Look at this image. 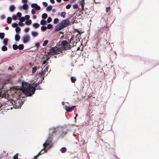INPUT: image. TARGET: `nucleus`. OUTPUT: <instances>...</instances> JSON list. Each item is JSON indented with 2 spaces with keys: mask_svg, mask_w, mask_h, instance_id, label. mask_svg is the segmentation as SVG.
I'll list each match as a JSON object with an SVG mask.
<instances>
[{
  "mask_svg": "<svg viewBox=\"0 0 159 159\" xmlns=\"http://www.w3.org/2000/svg\"><path fill=\"white\" fill-rule=\"evenodd\" d=\"M56 1L58 2H61V0H56Z\"/></svg>",
  "mask_w": 159,
  "mask_h": 159,
  "instance_id": "64",
  "label": "nucleus"
},
{
  "mask_svg": "<svg viewBox=\"0 0 159 159\" xmlns=\"http://www.w3.org/2000/svg\"><path fill=\"white\" fill-rule=\"evenodd\" d=\"M52 20V19L51 17H48L47 19V21L48 23H50Z\"/></svg>",
  "mask_w": 159,
  "mask_h": 159,
  "instance_id": "40",
  "label": "nucleus"
},
{
  "mask_svg": "<svg viewBox=\"0 0 159 159\" xmlns=\"http://www.w3.org/2000/svg\"><path fill=\"white\" fill-rule=\"evenodd\" d=\"M32 34L33 36L35 37L37 36L38 35V34L37 32L33 31L32 32Z\"/></svg>",
  "mask_w": 159,
  "mask_h": 159,
  "instance_id": "23",
  "label": "nucleus"
},
{
  "mask_svg": "<svg viewBox=\"0 0 159 159\" xmlns=\"http://www.w3.org/2000/svg\"><path fill=\"white\" fill-rule=\"evenodd\" d=\"M78 6L77 4H75L73 6V7L74 9H77L78 8Z\"/></svg>",
  "mask_w": 159,
  "mask_h": 159,
  "instance_id": "49",
  "label": "nucleus"
},
{
  "mask_svg": "<svg viewBox=\"0 0 159 159\" xmlns=\"http://www.w3.org/2000/svg\"><path fill=\"white\" fill-rule=\"evenodd\" d=\"M50 1L51 2L52 4H53L55 3V1L54 0H50Z\"/></svg>",
  "mask_w": 159,
  "mask_h": 159,
  "instance_id": "61",
  "label": "nucleus"
},
{
  "mask_svg": "<svg viewBox=\"0 0 159 159\" xmlns=\"http://www.w3.org/2000/svg\"><path fill=\"white\" fill-rule=\"evenodd\" d=\"M33 26L35 28H37L39 26V25L37 23H35L33 24Z\"/></svg>",
  "mask_w": 159,
  "mask_h": 159,
  "instance_id": "19",
  "label": "nucleus"
},
{
  "mask_svg": "<svg viewBox=\"0 0 159 159\" xmlns=\"http://www.w3.org/2000/svg\"><path fill=\"white\" fill-rule=\"evenodd\" d=\"M52 26L51 24H49L48 25L47 28L48 29H51L52 28Z\"/></svg>",
  "mask_w": 159,
  "mask_h": 159,
  "instance_id": "37",
  "label": "nucleus"
},
{
  "mask_svg": "<svg viewBox=\"0 0 159 159\" xmlns=\"http://www.w3.org/2000/svg\"><path fill=\"white\" fill-rule=\"evenodd\" d=\"M40 24L42 25H44L46 24V21L45 20H42L41 21Z\"/></svg>",
  "mask_w": 159,
  "mask_h": 159,
  "instance_id": "24",
  "label": "nucleus"
},
{
  "mask_svg": "<svg viewBox=\"0 0 159 159\" xmlns=\"http://www.w3.org/2000/svg\"><path fill=\"white\" fill-rule=\"evenodd\" d=\"M20 20L21 22H23L25 20V18L24 17H21L20 19Z\"/></svg>",
  "mask_w": 159,
  "mask_h": 159,
  "instance_id": "39",
  "label": "nucleus"
},
{
  "mask_svg": "<svg viewBox=\"0 0 159 159\" xmlns=\"http://www.w3.org/2000/svg\"><path fill=\"white\" fill-rule=\"evenodd\" d=\"M32 21L31 20H29L28 21L25 22V24L27 25H29L31 24Z\"/></svg>",
  "mask_w": 159,
  "mask_h": 159,
  "instance_id": "22",
  "label": "nucleus"
},
{
  "mask_svg": "<svg viewBox=\"0 0 159 159\" xmlns=\"http://www.w3.org/2000/svg\"><path fill=\"white\" fill-rule=\"evenodd\" d=\"M18 154H16L14 156L13 159H18Z\"/></svg>",
  "mask_w": 159,
  "mask_h": 159,
  "instance_id": "43",
  "label": "nucleus"
},
{
  "mask_svg": "<svg viewBox=\"0 0 159 159\" xmlns=\"http://www.w3.org/2000/svg\"><path fill=\"white\" fill-rule=\"evenodd\" d=\"M4 33H0V38L3 39L4 37Z\"/></svg>",
  "mask_w": 159,
  "mask_h": 159,
  "instance_id": "32",
  "label": "nucleus"
},
{
  "mask_svg": "<svg viewBox=\"0 0 159 159\" xmlns=\"http://www.w3.org/2000/svg\"><path fill=\"white\" fill-rule=\"evenodd\" d=\"M25 19L26 20H28L30 18V16L29 15H26L25 16Z\"/></svg>",
  "mask_w": 159,
  "mask_h": 159,
  "instance_id": "44",
  "label": "nucleus"
},
{
  "mask_svg": "<svg viewBox=\"0 0 159 159\" xmlns=\"http://www.w3.org/2000/svg\"><path fill=\"white\" fill-rule=\"evenodd\" d=\"M22 2L23 3H27L28 2V0H22Z\"/></svg>",
  "mask_w": 159,
  "mask_h": 159,
  "instance_id": "54",
  "label": "nucleus"
},
{
  "mask_svg": "<svg viewBox=\"0 0 159 159\" xmlns=\"http://www.w3.org/2000/svg\"><path fill=\"white\" fill-rule=\"evenodd\" d=\"M59 22V19L58 18H55L54 20V23L55 24Z\"/></svg>",
  "mask_w": 159,
  "mask_h": 159,
  "instance_id": "36",
  "label": "nucleus"
},
{
  "mask_svg": "<svg viewBox=\"0 0 159 159\" xmlns=\"http://www.w3.org/2000/svg\"><path fill=\"white\" fill-rule=\"evenodd\" d=\"M1 49L2 51H5L7 50V48L6 46H3L2 47Z\"/></svg>",
  "mask_w": 159,
  "mask_h": 159,
  "instance_id": "16",
  "label": "nucleus"
},
{
  "mask_svg": "<svg viewBox=\"0 0 159 159\" xmlns=\"http://www.w3.org/2000/svg\"><path fill=\"white\" fill-rule=\"evenodd\" d=\"M16 15L17 16H18L19 17H20L21 16L22 14L20 12H18L17 13Z\"/></svg>",
  "mask_w": 159,
  "mask_h": 159,
  "instance_id": "47",
  "label": "nucleus"
},
{
  "mask_svg": "<svg viewBox=\"0 0 159 159\" xmlns=\"http://www.w3.org/2000/svg\"><path fill=\"white\" fill-rule=\"evenodd\" d=\"M28 83L23 82L22 83V92L27 96H31L34 93L36 89Z\"/></svg>",
  "mask_w": 159,
  "mask_h": 159,
  "instance_id": "1",
  "label": "nucleus"
},
{
  "mask_svg": "<svg viewBox=\"0 0 159 159\" xmlns=\"http://www.w3.org/2000/svg\"><path fill=\"white\" fill-rule=\"evenodd\" d=\"M75 107V106H72V107L65 106V109L67 112H70L71 111L74 109Z\"/></svg>",
  "mask_w": 159,
  "mask_h": 159,
  "instance_id": "8",
  "label": "nucleus"
},
{
  "mask_svg": "<svg viewBox=\"0 0 159 159\" xmlns=\"http://www.w3.org/2000/svg\"><path fill=\"white\" fill-rule=\"evenodd\" d=\"M111 8L110 7H107L106 8L105 11L107 13L110 10Z\"/></svg>",
  "mask_w": 159,
  "mask_h": 159,
  "instance_id": "42",
  "label": "nucleus"
},
{
  "mask_svg": "<svg viewBox=\"0 0 159 159\" xmlns=\"http://www.w3.org/2000/svg\"><path fill=\"white\" fill-rule=\"evenodd\" d=\"M73 39H72V38H71L70 39V42H69V44H71V43H72V45H71V47H73V46H74L76 44V42L75 43V42H74H74H73Z\"/></svg>",
  "mask_w": 159,
  "mask_h": 159,
  "instance_id": "9",
  "label": "nucleus"
},
{
  "mask_svg": "<svg viewBox=\"0 0 159 159\" xmlns=\"http://www.w3.org/2000/svg\"><path fill=\"white\" fill-rule=\"evenodd\" d=\"M103 43H104V44H107V41L105 39H103L102 41Z\"/></svg>",
  "mask_w": 159,
  "mask_h": 159,
  "instance_id": "55",
  "label": "nucleus"
},
{
  "mask_svg": "<svg viewBox=\"0 0 159 159\" xmlns=\"http://www.w3.org/2000/svg\"><path fill=\"white\" fill-rule=\"evenodd\" d=\"M30 39V37L28 35H25L22 38L23 42L25 43L29 42Z\"/></svg>",
  "mask_w": 159,
  "mask_h": 159,
  "instance_id": "7",
  "label": "nucleus"
},
{
  "mask_svg": "<svg viewBox=\"0 0 159 159\" xmlns=\"http://www.w3.org/2000/svg\"><path fill=\"white\" fill-rule=\"evenodd\" d=\"M35 46L37 47V48H39L40 46L39 43H36Z\"/></svg>",
  "mask_w": 159,
  "mask_h": 159,
  "instance_id": "52",
  "label": "nucleus"
},
{
  "mask_svg": "<svg viewBox=\"0 0 159 159\" xmlns=\"http://www.w3.org/2000/svg\"><path fill=\"white\" fill-rule=\"evenodd\" d=\"M37 6V3H32L31 4V6L32 8H35Z\"/></svg>",
  "mask_w": 159,
  "mask_h": 159,
  "instance_id": "35",
  "label": "nucleus"
},
{
  "mask_svg": "<svg viewBox=\"0 0 159 159\" xmlns=\"http://www.w3.org/2000/svg\"><path fill=\"white\" fill-rule=\"evenodd\" d=\"M47 17V14L46 13H43L42 15V18L43 19H45Z\"/></svg>",
  "mask_w": 159,
  "mask_h": 159,
  "instance_id": "21",
  "label": "nucleus"
},
{
  "mask_svg": "<svg viewBox=\"0 0 159 159\" xmlns=\"http://www.w3.org/2000/svg\"><path fill=\"white\" fill-rule=\"evenodd\" d=\"M71 82L72 83H75L76 81V79L73 77H71L70 78Z\"/></svg>",
  "mask_w": 159,
  "mask_h": 159,
  "instance_id": "14",
  "label": "nucleus"
},
{
  "mask_svg": "<svg viewBox=\"0 0 159 159\" xmlns=\"http://www.w3.org/2000/svg\"><path fill=\"white\" fill-rule=\"evenodd\" d=\"M9 9L11 11H13L15 9V7L13 5H11L9 7Z\"/></svg>",
  "mask_w": 159,
  "mask_h": 159,
  "instance_id": "10",
  "label": "nucleus"
},
{
  "mask_svg": "<svg viewBox=\"0 0 159 159\" xmlns=\"http://www.w3.org/2000/svg\"><path fill=\"white\" fill-rule=\"evenodd\" d=\"M75 31L76 32H78V34L80 35H81L83 33V32H80V31L78 29H75Z\"/></svg>",
  "mask_w": 159,
  "mask_h": 159,
  "instance_id": "38",
  "label": "nucleus"
},
{
  "mask_svg": "<svg viewBox=\"0 0 159 159\" xmlns=\"http://www.w3.org/2000/svg\"><path fill=\"white\" fill-rule=\"evenodd\" d=\"M13 19L15 20H16L17 19V17L16 16L14 15L12 17Z\"/></svg>",
  "mask_w": 159,
  "mask_h": 159,
  "instance_id": "57",
  "label": "nucleus"
},
{
  "mask_svg": "<svg viewBox=\"0 0 159 159\" xmlns=\"http://www.w3.org/2000/svg\"><path fill=\"white\" fill-rule=\"evenodd\" d=\"M47 28L46 26H42L41 27L42 30L43 31H45L47 30Z\"/></svg>",
  "mask_w": 159,
  "mask_h": 159,
  "instance_id": "27",
  "label": "nucleus"
},
{
  "mask_svg": "<svg viewBox=\"0 0 159 159\" xmlns=\"http://www.w3.org/2000/svg\"><path fill=\"white\" fill-rule=\"evenodd\" d=\"M49 68L48 66H47L44 69V71H45L46 72H48V69Z\"/></svg>",
  "mask_w": 159,
  "mask_h": 159,
  "instance_id": "51",
  "label": "nucleus"
},
{
  "mask_svg": "<svg viewBox=\"0 0 159 159\" xmlns=\"http://www.w3.org/2000/svg\"><path fill=\"white\" fill-rule=\"evenodd\" d=\"M81 5V10L82 11H85V10H84V4H83V5Z\"/></svg>",
  "mask_w": 159,
  "mask_h": 159,
  "instance_id": "46",
  "label": "nucleus"
},
{
  "mask_svg": "<svg viewBox=\"0 0 159 159\" xmlns=\"http://www.w3.org/2000/svg\"><path fill=\"white\" fill-rule=\"evenodd\" d=\"M52 9V7L51 6H49L46 8V10L48 11H50Z\"/></svg>",
  "mask_w": 159,
  "mask_h": 159,
  "instance_id": "28",
  "label": "nucleus"
},
{
  "mask_svg": "<svg viewBox=\"0 0 159 159\" xmlns=\"http://www.w3.org/2000/svg\"><path fill=\"white\" fill-rule=\"evenodd\" d=\"M60 51L59 49L57 47H54L52 48L48 52V54L49 55L52 56L56 54L57 53H59L58 52Z\"/></svg>",
  "mask_w": 159,
  "mask_h": 159,
  "instance_id": "4",
  "label": "nucleus"
},
{
  "mask_svg": "<svg viewBox=\"0 0 159 159\" xmlns=\"http://www.w3.org/2000/svg\"><path fill=\"white\" fill-rule=\"evenodd\" d=\"M37 68L36 66L32 68V73H34L37 70Z\"/></svg>",
  "mask_w": 159,
  "mask_h": 159,
  "instance_id": "25",
  "label": "nucleus"
},
{
  "mask_svg": "<svg viewBox=\"0 0 159 159\" xmlns=\"http://www.w3.org/2000/svg\"><path fill=\"white\" fill-rule=\"evenodd\" d=\"M12 19L11 17H8L7 19V22L8 24H10L11 22Z\"/></svg>",
  "mask_w": 159,
  "mask_h": 159,
  "instance_id": "17",
  "label": "nucleus"
},
{
  "mask_svg": "<svg viewBox=\"0 0 159 159\" xmlns=\"http://www.w3.org/2000/svg\"><path fill=\"white\" fill-rule=\"evenodd\" d=\"M66 13L65 12H62L61 15V16L64 18L66 16Z\"/></svg>",
  "mask_w": 159,
  "mask_h": 159,
  "instance_id": "31",
  "label": "nucleus"
},
{
  "mask_svg": "<svg viewBox=\"0 0 159 159\" xmlns=\"http://www.w3.org/2000/svg\"><path fill=\"white\" fill-rule=\"evenodd\" d=\"M46 72L44 71V70H43L41 72L39 73V74H41V75L42 76H43L44 75H45V72Z\"/></svg>",
  "mask_w": 159,
  "mask_h": 159,
  "instance_id": "30",
  "label": "nucleus"
},
{
  "mask_svg": "<svg viewBox=\"0 0 159 159\" xmlns=\"http://www.w3.org/2000/svg\"><path fill=\"white\" fill-rule=\"evenodd\" d=\"M60 150L62 153H64L67 151V149L65 147H63L61 148Z\"/></svg>",
  "mask_w": 159,
  "mask_h": 159,
  "instance_id": "11",
  "label": "nucleus"
},
{
  "mask_svg": "<svg viewBox=\"0 0 159 159\" xmlns=\"http://www.w3.org/2000/svg\"><path fill=\"white\" fill-rule=\"evenodd\" d=\"M71 7V5L70 4L67 5L66 6V8L67 9H69Z\"/></svg>",
  "mask_w": 159,
  "mask_h": 159,
  "instance_id": "45",
  "label": "nucleus"
},
{
  "mask_svg": "<svg viewBox=\"0 0 159 159\" xmlns=\"http://www.w3.org/2000/svg\"><path fill=\"white\" fill-rule=\"evenodd\" d=\"M12 48L14 50H16L18 48V46L14 44L12 45Z\"/></svg>",
  "mask_w": 159,
  "mask_h": 159,
  "instance_id": "26",
  "label": "nucleus"
},
{
  "mask_svg": "<svg viewBox=\"0 0 159 159\" xmlns=\"http://www.w3.org/2000/svg\"><path fill=\"white\" fill-rule=\"evenodd\" d=\"M61 46H63L64 49L65 50L70 49L71 48V45L68 44V42L66 40H63L62 41Z\"/></svg>",
  "mask_w": 159,
  "mask_h": 159,
  "instance_id": "6",
  "label": "nucleus"
},
{
  "mask_svg": "<svg viewBox=\"0 0 159 159\" xmlns=\"http://www.w3.org/2000/svg\"><path fill=\"white\" fill-rule=\"evenodd\" d=\"M24 48V45L23 44H20L18 46V48L20 50H22Z\"/></svg>",
  "mask_w": 159,
  "mask_h": 159,
  "instance_id": "13",
  "label": "nucleus"
},
{
  "mask_svg": "<svg viewBox=\"0 0 159 159\" xmlns=\"http://www.w3.org/2000/svg\"><path fill=\"white\" fill-rule=\"evenodd\" d=\"M8 39H5L3 41V43L5 45H7V42Z\"/></svg>",
  "mask_w": 159,
  "mask_h": 159,
  "instance_id": "20",
  "label": "nucleus"
},
{
  "mask_svg": "<svg viewBox=\"0 0 159 159\" xmlns=\"http://www.w3.org/2000/svg\"><path fill=\"white\" fill-rule=\"evenodd\" d=\"M5 29L6 30H8L9 29V27H5Z\"/></svg>",
  "mask_w": 159,
  "mask_h": 159,
  "instance_id": "63",
  "label": "nucleus"
},
{
  "mask_svg": "<svg viewBox=\"0 0 159 159\" xmlns=\"http://www.w3.org/2000/svg\"><path fill=\"white\" fill-rule=\"evenodd\" d=\"M17 25H18V24L16 23H13L11 25L13 27H16V26Z\"/></svg>",
  "mask_w": 159,
  "mask_h": 159,
  "instance_id": "41",
  "label": "nucleus"
},
{
  "mask_svg": "<svg viewBox=\"0 0 159 159\" xmlns=\"http://www.w3.org/2000/svg\"><path fill=\"white\" fill-rule=\"evenodd\" d=\"M31 13L33 14H35L36 12H35V10L34 9H33L32 10H31Z\"/></svg>",
  "mask_w": 159,
  "mask_h": 159,
  "instance_id": "50",
  "label": "nucleus"
},
{
  "mask_svg": "<svg viewBox=\"0 0 159 159\" xmlns=\"http://www.w3.org/2000/svg\"><path fill=\"white\" fill-rule=\"evenodd\" d=\"M43 4L45 6V7H46L48 6V4L46 2H43Z\"/></svg>",
  "mask_w": 159,
  "mask_h": 159,
  "instance_id": "53",
  "label": "nucleus"
},
{
  "mask_svg": "<svg viewBox=\"0 0 159 159\" xmlns=\"http://www.w3.org/2000/svg\"><path fill=\"white\" fill-rule=\"evenodd\" d=\"M18 25L20 26H22L23 25V24L22 22H19Z\"/></svg>",
  "mask_w": 159,
  "mask_h": 159,
  "instance_id": "58",
  "label": "nucleus"
},
{
  "mask_svg": "<svg viewBox=\"0 0 159 159\" xmlns=\"http://www.w3.org/2000/svg\"><path fill=\"white\" fill-rule=\"evenodd\" d=\"M49 57H48L46 60L43 61V64H45L46 63V65H47V64L48 63L47 62V61L48 60V59H49Z\"/></svg>",
  "mask_w": 159,
  "mask_h": 159,
  "instance_id": "18",
  "label": "nucleus"
},
{
  "mask_svg": "<svg viewBox=\"0 0 159 159\" xmlns=\"http://www.w3.org/2000/svg\"><path fill=\"white\" fill-rule=\"evenodd\" d=\"M29 30H30V29L28 28H25V31L26 32H28V31H29Z\"/></svg>",
  "mask_w": 159,
  "mask_h": 159,
  "instance_id": "56",
  "label": "nucleus"
},
{
  "mask_svg": "<svg viewBox=\"0 0 159 159\" xmlns=\"http://www.w3.org/2000/svg\"><path fill=\"white\" fill-rule=\"evenodd\" d=\"M48 40H45L43 43V46H46L47 44L48 43Z\"/></svg>",
  "mask_w": 159,
  "mask_h": 159,
  "instance_id": "33",
  "label": "nucleus"
},
{
  "mask_svg": "<svg viewBox=\"0 0 159 159\" xmlns=\"http://www.w3.org/2000/svg\"><path fill=\"white\" fill-rule=\"evenodd\" d=\"M15 30L16 32L17 33L20 31L21 29L20 27L17 26L16 27Z\"/></svg>",
  "mask_w": 159,
  "mask_h": 159,
  "instance_id": "29",
  "label": "nucleus"
},
{
  "mask_svg": "<svg viewBox=\"0 0 159 159\" xmlns=\"http://www.w3.org/2000/svg\"><path fill=\"white\" fill-rule=\"evenodd\" d=\"M69 24V21L68 19L63 20L60 23L55 27V31H58L66 27Z\"/></svg>",
  "mask_w": 159,
  "mask_h": 159,
  "instance_id": "3",
  "label": "nucleus"
},
{
  "mask_svg": "<svg viewBox=\"0 0 159 159\" xmlns=\"http://www.w3.org/2000/svg\"><path fill=\"white\" fill-rule=\"evenodd\" d=\"M85 0H81L79 1V3L80 5L85 4Z\"/></svg>",
  "mask_w": 159,
  "mask_h": 159,
  "instance_id": "34",
  "label": "nucleus"
},
{
  "mask_svg": "<svg viewBox=\"0 0 159 159\" xmlns=\"http://www.w3.org/2000/svg\"><path fill=\"white\" fill-rule=\"evenodd\" d=\"M20 39V37L19 35L16 34L15 36V39L16 41H18Z\"/></svg>",
  "mask_w": 159,
  "mask_h": 159,
  "instance_id": "12",
  "label": "nucleus"
},
{
  "mask_svg": "<svg viewBox=\"0 0 159 159\" xmlns=\"http://www.w3.org/2000/svg\"><path fill=\"white\" fill-rule=\"evenodd\" d=\"M37 16L36 15H34L33 16V18L34 19H35L36 18Z\"/></svg>",
  "mask_w": 159,
  "mask_h": 159,
  "instance_id": "60",
  "label": "nucleus"
},
{
  "mask_svg": "<svg viewBox=\"0 0 159 159\" xmlns=\"http://www.w3.org/2000/svg\"><path fill=\"white\" fill-rule=\"evenodd\" d=\"M38 156L37 155L34 157V159H37L38 158Z\"/></svg>",
  "mask_w": 159,
  "mask_h": 159,
  "instance_id": "59",
  "label": "nucleus"
},
{
  "mask_svg": "<svg viewBox=\"0 0 159 159\" xmlns=\"http://www.w3.org/2000/svg\"><path fill=\"white\" fill-rule=\"evenodd\" d=\"M12 102L11 103L15 108H18L20 107L22 105V101L20 99L16 101H14Z\"/></svg>",
  "mask_w": 159,
  "mask_h": 159,
  "instance_id": "5",
  "label": "nucleus"
},
{
  "mask_svg": "<svg viewBox=\"0 0 159 159\" xmlns=\"http://www.w3.org/2000/svg\"><path fill=\"white\" fill-rule=\"evenodd\" d=\"M22 7L24 10H26L28 7V6L27 4H25L23 5Z\"/></svg>",
  "mask_w": 159,
  "mask_h": 159,
  "instance_id": "15",
  "label": "nucleus"
},
{
  "mask_svg": "<svg viewBox=\"0 0 159 159\" xmlns=\"http://www.w3.org/2000/svg\"><path fill=\"white\" fill-rule=\"evenodd\" d=\"M5 18V16L4 15H2L1 16V18L2 19H4Z\"/></svg>",
  "mask_w": 159,
  "mask_h": 159,
  "instance_id": "62",
  "label": "nucleus"
},
{
  "mask_svg": "<svg viewBox=\"0 0 159 159\" xmlns=\"http://www.w3.org/2000/svg\"><path fill=\"white\" fill-rule=\"evenodd\" d=\"M35 9L37 10H40L41 8H40V7L39 6H38V5L37 4V6H36V7L35 8Z\"/></svg>",
  "mask_w": 159,
  "mask_h": 159,
  "instance_id": "48",
  "label": "nucleus"
},
{
  "mask_svg": "<svg viewBox=\"0 0 159 159\" xmlns=\"http://www.w3.org/2000/svg\"><path fill=\"white\" fill-rule=\"evenodd\" d=\"M53 139V134H49V136L46 142L43 144L44 148L39 152L37 154L38 156L41 155L46 152L47 150L51 148L52 146V141Z\"/></svg>",
  "mask_w": 159,
  "mask_h": 159,
  "instance_id": "2",
  "label": "nucleus"
}]
</instances>
